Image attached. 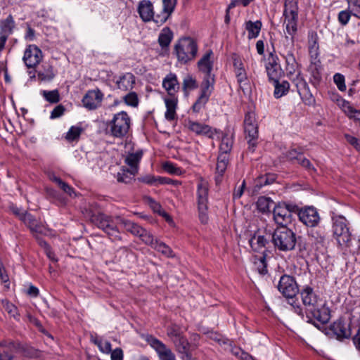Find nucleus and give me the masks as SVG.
<instances>
[{
    "label": "nucleus",
    "instance_id": "bb28decb",
    "mask_svg": "<svg viewBox=\"0 0 360 360\" xmlns=\"http://www.w3.org/2000/svg\"><path fill=\"white\" fill-rule=\"evenodd\" d=\"M167 110L165 114V118L172 121L176 118V109L177 108L178 99L176 96H169L165 98Z\"/></svg>",
    "mask_w": 360,
    "mask_h": 360
},
{
    "label": "nucleus",
    "instance_id": "0eeeda50",
    "mask_svg": "<svg viewBox=\"0 0 360 360\" xmlns=\"http://www.w3.org/2000/svg\"><path fill=\"white\" fill-rule=\"evenodd\" d=\"M333 233L340 246L349 247L351 233L346 218L342 215L333 217Z\"/></svg>",
    "mask_w": 360,
    "mask_h": 360
},
{
    "label": "nucleus",
    "instance_id": "e2e57ef3",
    "mask_svg": "<svg viewBox=\"0 0 360 360\" xmlns=\"http://www.w3.org/2000/svg\"><path fill=\"white\" fill-rule=\"evenodd\" d=\"M39 245L44 248V252L47 257L52 261L57 262V259L56 258V256L54 253L52 252L51 248L49 245L43 240L38 239Z\"/></svg>",
    "mask_w": 360,
    "mask_h": 360
},
{
    "label": "nucleus",
    "instance_id": "f8f14e48",
    "mask_svg": "<svg viewBox=\"0 0 360 360\" xmlns=\"http://www.w3.org/2000/svg\"><path fill=\"white\" fill-rule=\"evenodd\" d=\"M299 219L306 226L314 227L317 226L320 221L319 214L316 209L314 207H305L297 211Z\"/></svg>",
    "mask_w": 360,
    "mask_h": 360
},
{
    "label": "nucleus",
    "instance_id": "6e6552de",
    "mask_svg": "<svg viewBox=\"0 0 360 360\" xmlns=\"http://www.w3.org/2000/svg\"><path fill=\"white\" fill-rule=\"evenodd\" d=\"M130 123V117L127 113L121 111L114 115L108 127L112 136L122 138L128 133Z\"/></svg>",
    "mask_w": 360,
    "mask_h": 360
},
{
    "label": "nucleus",
    "instance_id": "1a4fd4ad",
    "mask_svg": "<svg viewBox=\"0 0 360 360\" xmlns=\"http://www.w3.org/2000/svg\"><path fill=\"white\" fill-rule=\"evenodd\" d=\"M298 211V207L293 204L278 203L274 208V219L276 224L285 226L291 221L292 214Z\"/></svg>",
    "mask_w": 360,
    "mask_h": 360
},
{
    "label": "nucleus",
    "instance_id": "a19ab883",
    "mask_svg": "<svg viewBox=\"0 0 360 360\" xmlns=\"http://www.w3.org/2000/svg\"><path fill=\"white\" fill-rule=\"evenodd\" d=\"M256 204L258 210L265 213L270 210L274 202L269 198L262 196L258 198Z\"/></svg>",
    "mask_w": 360,
    "mask_h": 360
},
{
    "label": "nucleus",
    "instance_id": "864d4df0",
    "mask_svg": "<svg viewBox=\"0 0 360 360\" xmlns=\"http://www.w3.org/2000/svg\"><path fill=\"white\" fill-rule=\"evenodd\" d=\"M297 162L299 165H300L302 167L305 168L310 173L316 172V169L310 162L309 160L304 157L302 155H299V158H297Z\"/></svg>",
    "mask_w": 360,
    "mask_h": 360
},
{
    "label": "nucleus",
    "instance_id": "a211bd4d",
    "mask_svg": "<svg viewBox=\"0 0 360 360\" xmlns=\"http://www.w3.org/2000/svg\"><path fill=\"white\" fill-rule=\"evenodd\" d=\"M278 57L272 53H270L266 64V70L267 75L271 80H278L281 75V66L278 63Z\"/></svg>",
    "mask_w": 360,
    "mask_h": 360
},
{
    "label": "nucleus",
    "instance_id": "a18cd8bd",
    "mask_svg": "<svg viewBox=\"0 0 360 360\" xmlns=\"http://www.w3.org/2000/svg\"><path fill=\"white\" fill-rule=\"evenodd\" d=\"M136 174H131L130 169H122L121 172L117 173V179L119 182L125 184L130 183Z\"/></svg>",
    "mask_w": 360,
    "mask_h": 360
},
{
    "label": "nucleus",
    "instance_id": "79ce46f5",
    "mask_svg": "<svg viewBox=\"0 0 360 360\" xmlns=\"http://www.w3.org/2000/svg\"><path fill=\"white\" fill-rule=\"evenodd\" d=\"M183 335L184 333L181 328L176 324H171L167 328V335L172 342L181 337Z\"/></svg>",
    "mask_w": 360,
    "mask_h": 360
},
{
    "label": "nucleus",
    "instance_id": "20e7f679",
    "mask_svg": "<svg viewBox=\"0 0 360 360\" xmlns=\"http://www.w3.org/2000/svg\"><path fill=\"white\" fill-rule=\"evenodd\" d=\"M198 50L196 41L188 37L180 39L174 46L177 60L181 64L193 60L197 56Z\"/></svg>",
    "mask_w": 360,
    "mask_h": 360
},
{
    "label": "nucleus",
    "instance_id": "f257e3e1",
    "mask_svg": "<svg viewBox=\"0 0 360 360\" xmlns=\"http://www.w3.org/2000/svg\"><path fill=\"white\" fill-rule=\"evenodd\" d=\"M300 295L309 318L314 319L321 323H326L329 321L330 318L329 309L326 307L325 302L311 287L304 286L301 289Z\"/></svg>",
    "mask_w": 360,
    "mask_h": 360
},
{
    "label": "nucleus",
    "instance_id": "39448f33",
    "mask_svg": "<svg viewBox=\"0 0 360 360\" xmlns=\"http://www.w3.org/2000/svg\"><path fill=\"white\" fill-rule=\"evenodd\" d=\"M215 75L203 76L200 84L199 95L191 107L194 113L200 112L205 108L214 89Z\"/></svg>",
    "mask_w": 360,
    "mask_h": 360
},
{
    "label": "nucleus",
    "instance_id": "e433bc0d",
    "mask_svg": "<svg viewBox=\"0 0 360 360\" xmlns=\"http://www.w3.org/2000/svg\"><path fill=\"white\" fill-rule=\"evenodd\" d=\"M274 96L276 98H281L287 94L290 89V84L287 81L279 82L278 80L274 81Z\"/></svg>",
    "mask_w": 360,
    "mask_h": 360
},
{
    "label": "nucleus",
    "instance_id": "cd10ccee",
    "mask_svg": "<svg viewBox=\"0 0 360 360\" xmlns=\"http://www.w3.org/2000/svg\"><path fill=\"white\" fill-rule=\"evenodd\" d=\"M338 105L349 118L360 122V110L353 108L349 102L341 99Z\"/></svg>",
    "mask_w": 360,
    "mask_h": 360
},
{
    "label": "nucleus",
    "instance_id": "4468645a",
    "mask_svg": "<svg viewBox=\"0 0 360 360\" xmlns=\"http://www.w3.org/2000/svg\"><path fill=\"white\" fill-rule=\"evenodd\" d=\"M293 82L295 83L297 92L304 104L307 105H313L315 102V99L311 93L307 82L300 76L299 72L296 75V78L293 79Z\"/></svg>",
    "mask_w": 360,
    "mask_h": 360
},
{
    "label": "nucleus",
    "instance_id": "72a5a7b5",
    "mask_svg": "<svg viewBox=\"0 0 360 360\" xmlns=\"http://www.w3.org/2000/svg\"><path fill=\"white\" fill-rule=\"evenodd\" d=\"M84 130L81 124L72 126L65 134V139L69 142L77 141Z\"/></svg>",
    "mask_w": 360,
    "mask_h": 360
},
{
    "label": "nucleus",
    "instance_id": "b1692460",
    "mask_svg": "<svg viewBox=\"0 0 360 360\" xmlns=\"http://www.w3.org/2000/svg\"><path fill=\"white\" fill-rule=\"evenodd\" d=\"M162 86L168 92L169 96H174V94L179 89L177 77L174 73H169L163 79Z\"/></svg>",
    "mask_w": 360,
    "mask_h": 360
},
{
    "label": "nucleus",
    "instance_id": "774afa93",
    "mask_svg": "<svg viewBox=\"0 0 360 360\" xmlns=\"http://www.w3.org/2000/svg\"><path fill=\"white\" fill-rule=\"evenodd\" d=\"M110 353L111 360H123V352L120 348L111 350Z\"/></svg>",
    "mask_w": 360,
    "mask_h": 360
},
{
    "label": "nucleus",
    "instance_id": "2eb2a0df",
    "mask_svg": "<svg viewBox=\"0 0 360 360\" xmlns=\"http://www.w3.org/2000/svg\"><path fill=\"white\" fill-rule=\"evenodd\" d=\"M103 99V94L95 89L88 91L82 98L84 107L88 110H95L101 106Z\"/></svg>",
    "mask_w": 360,
    "mask_h": 360
},
{
    "label": "nucleus",
    "instance_id": "f3484780",
    "mask_svg": "<svg viewBox=\"0 0 360 360\" xmlns=\"http://www.w3.org/2000/svg\"><path fill=\"white\" fill-rule=\"evenodd\" d=\"M199 71L203 76L214 75L212 73L214 66V53L212 51H207L197 63Z\"/></svg>",
    "mask_w": 360,
    "mask_h": 360
},
{
    "label": "nucleus",
    "instance_id": "412c9836",
    "mask_svg": "<svg viewBox=\"0 0 360 360\" xmlns=\"http://www.w3.org/2000/svg\"><path fill=\"white\" fill-rule=\"evenodd\" d=\"M249 243L253 251L265 255L266 245L269 244V241L264 236L255 234L250 239Z\"/></svg>",
    "mask_w": 360,
    "mask_h": 360
},
{
    "label": "nucleus",
    "instance_id": "ea45409f",
    "mask_svg": "<svg viewBox=\"0 0 360 360\" xmlns=\"http://www.w3.org/2000/svg\"><path fill=\"white\" fill-rule=\"evenodd\" d=\"M37 77L41 81H51L55 77L53 67L50 65H44L42 69L37 71Z\"/></svg>",
    "mask_w": 360,
    "mask_h": 360
},
{
    "label": "nucleus",
    "instance_id": "f704fd0d",
    "mask_svg": "<svg viewBox=\"0 0 360 360\" xmlns=\"http://www.w3.org/2000/svg\"><path fill=\"white\" fill-rule=\"evenodd\" d=\"M244 128L245 134L250 138L248 141L249 148H251L252 151H253L255 146V139L257 138L258 135L257 125H247L244 126Z\"/></svg>",
    "mask_w": 360,
    "mask_h": 360
},
{
    "label": "nucleus",
    "instance_id": "393cba45",
    "mask_svg": "<svg viewBox=\"0 0 360 360\" xmlns=\"http://www.w3.org/2000/svg\"><path fill=\"white\" fill-rule=\"evenodd\" d=\"M163 10L160 16H157L154 21L156 23H164L169 17L171 13L173 12L176 0H162Z\"/></svg>",
    "mask_w": 360,
    "mask_h": 360
},
{
    "label": "nucleus",
    "instance_id": "de8ad7c7",
    "mask_svg": "<svg viewBox=\"0 0 360 360\" xmlns=\"http://www.w3.org/2000/svg\"><path fill=\"white\" fill-rule=\"evenodd\" d=\"M153 248L168 257H172L174 256L172 249L162 242L155 240V245H153Z\"/></svg>",
    "mask_w": 360,
    "mask_h": 360
},
{
    "label": "nucleus",
    "instance_id": "4be33fe9",
    "mask_svg": "<svg viewBox=\"0 0 360 360\" xmlns=\"http://www.w3.org/2000/svg\"><path fill=\"white\" fill-rule=\"evenodd\" d=\"M209 184L200 179L197 185V202L198 204H208Z\"/></svg>",
    "mask_w": 360,
    "mask_h": 360
},
{
    "label": "nucleus",
    "instance_id": "9d476101",
    "mask_svg": "<svg viewBox=\"0 0 360 360\" xmlns=\"http://www.w3.org/2000/svg\"><path fill=\"white\" fill-rule=\"evenodd\" d=\"M146 340L155 351L160 360H176V355L172 350L158 338L149 335Z\"/></svg>",
    "mask_w": 360,
    "mask_h": 360
},
{
    "label": "nucleus",
    "instance_id": "ddd939ff",
    "mask_svg": "<svg viewBox=\"0 0 360 360\" xmlns=\"http://www.w3.org/2000/svg\"><path fill=\"white\" fill-rule=\"evenodd\" d=\"M20 221L25 224L32 235L37 239L39 235H45L48 232L46 227L28 212L24 214Z\"/></svg>",
    "mask_w": 360,
    "mask_h": 360
},
{
    "label": "nucleus",
    "instance_id": "603ef678",
    "mask_svg": "<svg viewBox=\"0 0 360 360\" xmlns=\"http://www.w3.org/2000/svg\"><path fill=\"white\" fill-rule=\"evenodd\" d=\"M347 2L352 14L360 19V0H347Z\"/></svg>",
    "mask_w": 360,
    "mask_h": 360
},
{
    "label": "nucleus",
    "instance_id": "f03ea898",
    "mask_svg": "<svg viewBox=\"0 0 360 360\" xmlns=\"http://www.w3.org/2000/svg\"><path fill=\"white\" fill-rule=\"evenodd\" d=\"M118 218H121V217L107 215L101 212L92 214L90 216V220L94 225L109 236L115 238H120V230L117 226L120 225Z\"/></svg>",
    "mask_w": 360,
    "mask_h": 360
},
{
    "label": "nucleus",
    "instance_id": "0e129e2a",
    "mask_svg": "<svg viewBox=\"0 0 360 360\" xmlns=\"http://www.w3.org/2000/svg\"><path fill=\"white\" fill-rule=\"evenodd\" d=\"M65 108L62 105L56 106L51 112L50 118L56 119L61 117L65 112Z\"/></svg>",
    "mask_w": 360,
    "mask_h": 360
},
{
    "label": "nucleus",
    "instance_id": "a878e982",
    "mask_svg": "<svg viewBox=\"0 0 360 360\" xmlns=\"http://www.w3.org/2000/svg\"><path fill=\"white\" fill-rule=\"evenodd\" d=\"M174 347L181 356H185L187 354H190L191 349L193 345H192L187 338L183 335L181 337L179 338L178 339L175 340L174 342H172Z\"/></svg>",
    "mask_w": 360,
    "mask_h": 360
},
{
    "label": "nucleus",
    "instance_id": "6ab92c4d",
    "mask_svg": "<svg viewBox=\"0 0 360 360\" xmlns=\"http://www.w3.org/2000/svg\"><path fill=\"white\" fill-rule=\"evenodd\" d=\"M138 12L144 22H149L154 19L153 6L150 1L143 0L139 2Z\"/></svg>",
    "mask_w": 360,
    "mask_h": 360
},
{
    "label": "nucleus",
    "instance_id": "338daca9",
    "mask_svg": "<svg viewBox=\"0 0 360 360\" xmlns=\"http://www.w3.org/2000/svg\"><path fill=\"white\" fill-rule=\"evenodd\" d=\"M140 181L143 183L149 185H156L158 184V177H155L152 175H147L140 179Z\"/></svg>",
    "mask_w": 360,
    "mask_h": 360
},
{
    "label": "nucleus",
    "instance_id": "13d9d810",
    "mask_svg": "<svg viewBox=\"0 0 360 360\" xmlns=\"http://www.w3.org/2000/svg\"><path fill=\"white\" fill-rule=\"evenodd\" d=\"M333 81L340 91H345L346 90L344 75L340 73H335L333 76Z\"/></svg>",
    "mask_w": 360,
    "mask_h": 360
},
{
    "label": "nucleus",
    "instance_id": "4d7b16f0",
    "mask_svg": "<svg viewBox=\"0 0 360 360\" xmlns=\"http://www.w3.org/2000/svg\"><path fill=\"white\" fill-rule=\"evenodd\" d=\"M162 168L165 171L171 174L180 175L181 174V169L170 162H165L162 165Z\"/></svg>",
    "mask_w": 360,
    "mask_h": 360
},
{
    "label": "nucleus",
    "instance_id": "680f3d73",
    "mask_svg": "<svg viewBox=\"0 0 360 360\" xmlns=\"http://www.w3.org/2000/svg\"><path fill=\"white\" fill-rule=\"evenodd\" d=\"M3 307L4 309L15 319L18 316L17 307L12 303L8 301L3 302Z\"/></svg>",
    "mask_w": 360,
    "mask_h": 360
},
{
    "label": "nucleus",
    "instance_id": "9b49d317",
    "mask_svg": "<svg viewBox=\"0 0 360 360\" xmlns=\"http://www.w3.org/2000/svg\"><path fill=\"white\" fill-rule=\"evenodd\" d=\"M280 292L287 298H292L298 292L297 283L293 277L283 275L281 277L278 284Z\"/></svg>",
    "mask_w": 360,
    "mask_h": 360
},
{
    "label": "nucleus",
    "instance_id": "7ed1b4c3",
    "mask_svg": "<svg viewBox=\"0 0 360 360\" xmlns=\"http://www.w3.org/2000/svg\"><path fill=\"white\" fill-rule=\"evenodd\" d=\"M272 241L275 248L278 250L291 251L296 245V234L286 226H281L274 231L272 235Z\"/></svg>",
    "mask_w": 360,
    "mask_h": 360
},
{
    "label": "nucleus",
    "instance_id": "8fccbe9b",
    "mask_svg": "<svg viewBox=\"0 0 360 360\" xmlns=\"http://www.w3.org/2000/svg\"><path fill=\"white\" fill-rule=\"evenodd\" d=\"M50 179L54 181L55 183H56L58 186L63 189V191L69 194L70 196L72 195V194L75 193L74 191H73V188L69 186L68 184H67L65 182L63 181L60 178L56 176H51Z\"/></svg>",
    "mask_w": 360,
    "mask_h": 360
},
{
    "label": "nucleus",
    "instance_id": "69168bd1",
    "mask_svg": "<svg viewBox=\"0 0 360 360\" xmlns=\"http://www.w3.org/2000/svg\"><path fill=\"white\" fill-rule=\"evenodd\" d=\"M11 212L15 215L20 220L23 217L24 214H26V211L22 210L20 207H17L14 204H11L9 206Z\"/></svg>",
    "mask_w": 360,
    "mask_h": 360
},
{
    "label": "nucleus",
    "instance_id": "58836bf2",
    "mask_svg": "<svg viewBox=\"0 0 360 360\" xmlns=\"http://www.w3.org/2000/svg\"><path fill=\"white\" fill-rule=\"evenodd\" d=\"M253 268L259 274L264 275L267 273L266 255L255 256L253 258Z\"/></svg>",
    "mask_w": 360,
    "mask_h": 360
},
{
    "label": "nucleus",
    "instance_id": "5701e85b",
    "mask_svg": "<svg viewBox=\"0 0 360 360\" xmlns=\"http://www.w3.org/2000/svg\"><path fill=\"white\" fill-rule=\"evenodd\" d=\"M117 89L122 91L131 89L135 84V77L131 73H126L119 77L115 81Z\"/></svg>",
    "mask_w": 360,
    "mask_h": 360
},
{
    "label": "nucleus",
    "instance_id": "052dcab7",
    "mask_svg": "<svg viewBox=\"0 0 360 360\" xmlns=\"http://www.w3.org/2000/svg\"><path fill=\"white\" fill-rule=\"evenodd\" d=\"M352 12L350 9L341 11L338 14V20L342 25H346L349 21Z\"/></svg>",
    "mask_w": 360,
    "mask_h": 360
},
{
    "label": "nucleus",
    "instance_id": "c03bdc74",
    "mask_svg": "<svg viewBox=\"0 0 360 360\" xmlns=\"http://www.w3.org/2000/svg\"><path fill=\"white\" fill-rule=\"evenodd\" d=\"M40 94L49 103H56L60 101V94L57 89L52 91L42 90Z\"/></svg>",
    "mask_w": 360,
    "mask_h": 360
},
{
    "label": "nucleus",
    "instance_id": "5fc2aeb1",
    "mask_svg": "<svg viewBox=\"0 0 360 360\" xmlns=\"http://www.w3.org/2000/svg\"><path fill=\"white\" fill-rule=\"evenodd\" d=\"M138 236L141 238L143 242L150 245L152 248L155 245L156 240H155L153 236L146 229H143V232L139 233Z\"/></svg>",
    "mask_w": 360,
    "mask_h": 360
},
{
    "label": "nucleus",
    "instance_id": "2f4dec72",
    "mask_svg": "<svg viewBox=\"0 0 360 360\" xmlns=\"http://www.w3.org/2000/svg\"><path fill=\"white\" fill-rule=\"evenodd\" d=\"M262 22L260 20L252 22L249 20L245 22V29L248 32V38L253 39L259 36L262 28Z\"/></svg>",
    "mask_w": 360,
    "mask_h": 360
},
{
    "label": "nucleus",
    "instance_id": "423d86ee",
    "mask_svg": "<svg viewBox=\"0 0 360 360\" xmlns=\"http://www.w3.org/2000/svg\"><path fill=\"white\" fill-rule=\"evenodd\" d=\"M283 25L286 32L291 36V43L294 42V36L297 31L298 6L293 1H285L283 11Z\"/></svg>",
    "mask_w": 360,
    "mask_h": 360
},
{
    "label": "nucleus",
    "instance_id": "c85d7f7f",
    "mask_svg": "<svg viewBox=\"0 0 360 360\" xmlns=\"http://www.w3.org/2000/svg\"><path fill=\"white\" fill-rule=\"evenodd\" d=\"M283 57L285 59V70L288 75H294L297 72L298 65L294 54L290 51H287Z\"/></svg>",
    "mask_w": 360,
    "mask_h": 360
},
{
    "label": "nucleus",
    "instance_id": "6e6d98bb",
    "mask_svg": "<svg viewBox=\"0 0 360 360\" xmlns=\"http://www.w3.org/2000/svg\"><path fill=\"white\" fill-rule=\"evenodd\" d=\"M123 99L127 105L136 107L139 104L138 96L135 92H129L123 97Z\"/></svg>",
    "mask_w": 360,
    "mask_h": 360
},
{
    "label": "nucleus",
    "instance_id": "4c0bfd02",
    "mask_svg": "<svg viewBox=\"0 0 360 360\" xmlns=\"http://www.w3.org/2000/svg\"><path fill=\"white\" fill-rule=\"evenodd\" d=\"M333 330L338 338H347L351 333L348 326L342 322H337L333 325Z\"/></svg>",
    "mask_w": 360,
    "mask_h": 360
},
{
    "label": "nucleus",
    "instance_id": "7c9ffc66",
    "mask_svg": "<svg viewBox=\"0 0 360 360\" xmlns=\"http://www.w3.org/2000/svg\"><path fill=\"white\" fill-rule=\"evenodd\" d=\"M120 221V225L122 226L127 231L130 232L134 236H137L143 232V228L139 226L137 224L134 223L133 221L128 220L127 219L118 218Z\"/></svg>",
    "mask_w": 360,
    "mask_h": 360
},
{
    "label": "nucleus",
    "instance_id": "49530a36",
    "mask_svg": "<svg viewBox=\"0 0 360 360\" xmlns=\"http://www.w3.org/2000/svg\"><path fill=\"white\" fill-rule=\"evenodd\" d=\"M238 82L243 91L247 90L249 87V81L245 70L235 72Z\"/></svg>",
    "mask_w": 360,
    "mask_h": 360
},
{
    "label": "nucleus",
    "instance_id": "37998d69",
    "mask_svg": "<svg viewBox=\"0 0 360 360\" xmlns=\"http://www.w3.org/2000/svg\"><path fill=\"white\" fill-rule=\"evenodd\" d=\"M198 84L195 77L191 75H187L184 77L182 83V88L184 91H192L197 89Z\"/></svg>",
    "mask_w": 360,
    "mask_h": 360
},
{
    "label": "nucleus",
    "instance_id": "473e14b6",
    "mask_svg": "<svg viewBox=\"0 0 360 360\" xmlns=\"http://www.w3.org/2000/svg\"><path fill=\"white\" fill-rule=\"evenodd\" d=\"M188 129L197 134L210 135L211 128L206 124L197 122L189 121L188 122Z\"/></svg>",
    "mask_w": 360,
    "mask_h": 360
},
{
    "label": "nucleus",
    "instance_id": "c9c22d12",
    "mask_svg": "<svg viewBox=\"0 0 360 360\" xmlns=\"http://www.w3.org/2000/svg\"><path fill=\"white\" fill-rule=\"evenodd\" d=\"M15 22L11 15H8L5 20L1 22L0 35L6 36V38L12 33Z\"/></svg>",
    "mask_w": 360,
    "mask_h": 360
},
{
    "label": "nucleus",
    "instance_id": "09e8293b",
    "mask_svg": "<svg viewBox=\"0 0 360 360\" xmlns=\"http://www.w3.org/2000/svg\"><path fill=\"white\" fill-rule=\"evenodd\" d=\"M233 146V138L227 134L224 135L221 139L219 146V152L229 153Z\"/></svg>",
    "mask_w": 360,
    "mask_h": 360
},
{
    "label": "nucleus",
    "instance_id": "aec40b11",
    "mask_svg": "<svg viewBox=\"0 0 360 360\" xmlns=\"http://www.w3.org/2000/svg\"><path fill=\"white\" fill-rule=\"evenodd\" d=\"M172 39L173 32L169 27H164L160 31L158 36V43L161 47V55L164 56L167 53Z\"/></svg>",
    "mask_w": 360,
    "mask_h": 360
},
{
    "label": "nucleus",
    "instance_id": "bf43d9fd",
    "mask_svg": "<svg viewBox=\"0 0 360 360\" xmlns=\"http://www.w3.org/2000/svg\"><path fill=\"white\" fill-rule=\"evenodd\" d=\"M95 342L101 352L109 354L111 352V344L109 341L101 339L96 340Z\"/></svg>",
    "mask_w": 360,
    "mask_h": 360
},
{
    "label": "nucleus",
    "instance_id": "c756f323",
    "mask_svg": "<svg viewBox=\"0 0 360 360\" xmlns=\"http://www.w3.org/2000/svg\"><path fill=\"white\" fill-rule=\"evenodd\" d=\"M143 155L142 151H136L129 154L126 159L125 162L130 167L131 174H136L138 172V165Z\"/></svg>",
    "mask_w": 360,
    "mask_h": 360
},
{
    "label": "nucleus",
    "instance_id": "3c124183",
    "mask_svg": "<svg viewBox=\"0 0 360 360\" xmlns=\"http://www.w3.org/2000/svg\"><path fill=\"white\" fill-rule=\"evenodd\" d=\"M199 219L202 224H207L209 220L208 204H198Z\"/></svg>",
    "mask_w": 360,
    "mask_h": 360
},
{
    "label": "nucleus",
    "instance_id": "dca6fc26",
    "mask_svg": "<svg viewBox=\"0 0 360 360\" xmlns=\"http://www.w3.org/2000/svg\"><path fill=\"white\" fill-rule=\"evenodd\" d=\"M42 59L41 51L35 45H29L25 50L22 60L27 68H34Z\"/></svg>",
    "mask_w": 360,
    "mask_h": 360
}]
</instances>
